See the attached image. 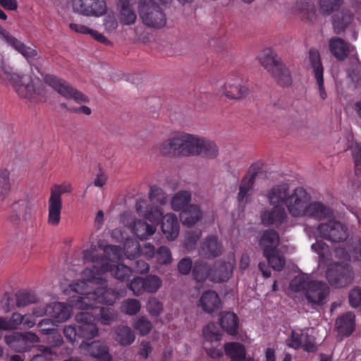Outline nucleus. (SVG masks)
<instances>
[{
	"label": "nucleus",
	"mask_w": 361,
	"mask_h": 361,
	"mask_svg": "<svg viewBox=\"0 0 361 361\" xmlns=\"http://www.w3.org/2000/svg\"><path fill=\"white\" fill-rule=\"evenodd\" d=\"M99 247L103 250L104 256L98 255V249L94 245L83 251L84 262H92V267L82 271L81 280L69 285L71 290L78 294L69 300L71 306L76 309L96 310L99 303L113 305L120 298L121 293L108 288L104 274L109 271L116 279L123 281L133 273L128 266L114 264L122 257L120 247L112 245L103 246L99 243Z\"/></svg>",
	"instance_id": "obj_1"
},
{
	"label": "nucleus",
	"mask_w": 361,
	"mask_h": 361,
	"mask_svg": "<svg viewBox=\"0 0 361 361\" xmlns=\"http://www.w3.org/2000/svg\"><path fill=\"white\" fill-rule=\"evenodd\" d=\"M303 217L317 221L326 220L319 224L316 228L317 235L332 243H341L348 237L347 228L336 220L334 211L326 204L318 202H308Z\"/></svg>",
	"instance_id": "obj_2"
},
{
	"label": "nucleus",
	"mask_w": 361,
	"mask_h": 361,
	"mask_svg": "<svg viewBox=\"0 0 361 361\" xmlns=\"http://www.w3.org/2000/svg\"><path fill=\"white\" fill-rule=\"evenodd\" d=\"M8 80L18 95L33 102H44L46 90L39 82H35L28 75L13 73L11 67L6 64L0 54V82Z\"/></svg>",
	"instance_id": "obj_3"
},
{
	"label": "nucleus",
	"mask_w": 361,
	"mask_h": 361,
	"mask_svg": "<svg viewBox=\"0 0 361 361\" xmlns=\"http://www.w3.org/2000/svg\"><path fill=\"white\" fill-rule=\"evenodd\" d=\"M200 137L185 132H178L162 142L159 152L166 157H183L197 156Z\"/></svg>",
	"instance_id": "obj_4"
},
{
	"label": "nucleus",
	"mask_w": 361,
	"mask_h": 361,
	"mask_svg": "<svg viewBox=\"0 0 361 361\" xmlns=\"http://www.w3.org/2000/svg\"><path fill=\"white\" fill-rule=\"evenodd\" d=\"M137 213L152 223L158 224L162 218L161 230L169 240H175L179 234V222L176 214L172 213L163 216L164 211L159 207L150 206L146 200L140 199L136 202Z\"/></svg>",
	"instance_id": "obj_5"
},
{
	"label": "nucleus",
	"mask_w": 361,
	"mask_h": 361,
	"mask_svg": "<svg viewBox=\"0 0 361 361\" xmlns=\"http://www.w3.org/2000/svg\"><path fill=\"white\" fill-rule=\"evenodd\" d=\"M167 0H141L139 13L142 22L149 27L161 28L166 24V16L161 6Z\"/></svg>",
	"instance_id": "obj_6"
},
{
	"label": "nucleus",
	"mask_w": 361,
	"mask_h": 361,
	"mask_svg": "<svg viewBox=\"0 0 361 361\" xmlns=\"http://www.w3.org/2000/svg\"><path fill=\"white\" fill-rule=\"evenodd\" d=\"M75 319L78 323V337L84 338L80 344V348L90 353V348L94 346L93 343H100L89 342L99 335V329L95 324L96 317L90 312H82L75 315Z\"/></svg>",
	"instance_id": "obj_7"
},
{
	"label": "nucleus",
	"mask_w": 361,
	"mask_h": 361,
	"mask_svg": "<svg viewBox=\"0 0 361 361\" xmlns=\"http://www.w3.org/2000/svg\"><path fill=\"white\" fill-rule=\"evenodd\" d=\"M326 277L333 288H341L353 282L354 273L352 267L348 263L336 262L331 264L328 267Z\"/></svg>",
	"instance_id": "obj_8"
},
{
	"label": "nucleus",
	"mask_w": 361,
	"mask_h": 361,
	"mask_svg": "<svg viewBox=\"0 0 361 361\" xmlns=\"http://www.w3.org/2000/svg\"><path fill=\"white\" fill-rule=\"evenodd\" d=\"M44 80L47 85L53 88L65 99H73L78 104L89 102V99L85 94L63 79L48 75L44 77Z\"/></svg>",
	"instance_id": "obj_9"
},
{
	"label": "nucleus",
	"mask_w": 361,
	"mask_h": 361,
	"mask_svg": "<svg viewBox=\"0 0 361 361\" xmlns=\"http://www.w3.org/2000/svg\"><path fill=\"white\" fill-rule=\"evenodd\" d=\"M310 198V195L302 187L291 190L286 204L290 215L295 218L303 217Z\"/></svg>",
	"instance_id": "obj_10"
},
{
	"label": "nucleus",
	"mask_w": 361,
	"mask_h": 361,
	"mask_svg": "<svg viewBox=\"0 0 361 361\" xmlns=\"http://www.w3.org/2000/svg\"><path fill=\"white\" fill-rule=\"evenodd\" d=\"M130 219L131 216L128 214H124L121 216L123 224L140 240H148L157 231L155 226L149 225L143 220L133 219L130 221Z\"/></svg>",
	"instance_id": "obj_11"
},
{
	"label": "nucleus",
	"mask_w": 361,
	"mask_h": 361,
	"mask_svg": "<svg viewBox=\"0 0 361 361\" xmlns=\"http://www.w3.org/2000/svg\"><path fill=\"white\" fill-rule=\"evenodd\" d=\"M223 94L228 99H240L249 94V89L242 78L236 73L229 75L222 89Z\"/></svg>",
	"instance_id": "obj_12"
},
{
	"label": "nucleus",
	"mask_w": 361,
	"mask_h": 361,
	"mask_svg": "<svg viewBox=\"0 0 361 361\" xmlns=\"http://www.w3.org/2000/svg\"><path fill=\"white\" fill-rule=\"evenodd\" d=\"M330 289L328 285L322 281L312 280L305 291V298L312 305H322L326 302Z\"/></svg>",
	"instance_id": "obj_13"
},
{
	"label": "nucleus",
	"mask_w": 361,
	"mask_h": 361,
	"mask_svg": "<svg viewBox=\"0 0 361 361\" xmlns=\"http://www.w3.org/2000/svg\"><path fill=\"white\" fill-rule=\"evenodd\" d=\"M287 345L294 349L302 348L307 352H314L317 345L314 338L307 334L305 330H293L286 340Z\"/></svg>",
	"instance_id": "obj_14"
},
{
	"label": "nucleus",
	"mask_w": 361,
	"mask_h": 361,
	"mask_svg": "<svg viewBox=\"0 0 361 361\" xmlns=\"http://www.w3.org/2000/svg\"><path fill=\"white\" fill-rule=\"evenodd\" d=\"M73 7L75 12L85 16H101L106 12L104 0H73Z\"/></svg>",
	"instance_id": "obj_15"
},
{
	"label": "nucleus",
	"mask_w": 361,
	"mask_h": 361,
	"mask_svg": "<svg viewBox=\"0 0 361 361\" xmlns=\"http://www.w3.org/2000/svg\"><path fill=\"white\" fill-rule=\"evenodd\" d=\"M124 253L128 259H135L143 255L147 259H152L155 256L156 251L154 245L145 243L141 247L140 243L132 238L127 239L124 243Z\"/></svg>",
	"instance_id": "obj_16"
},
{
	"label": "nucleus",
	"mask_w": 361,
	"mask_h": 361,
	"mask_svg": "<svg viewBox=\"0 0 361 361\" xmlns=\"http://www.w3.org/2000/svg\"><path fill=\"white\" fill-rule=\"evenodd\" d=\"M235 266V259L233 255L229 257L227 262H216L214 268L209 270L210 281L216 283L227 281L232 276Z\"/></svg>",
	"instance_id": "obj_17"
},
{
	"label": "nucleus",
	"mask_w": 361,
	"mask_h": 361,
	"mask_svg": "<svg viewBox=\"0 0 361 361\" xmlns=\"http://www.w3.org/2000/svg\"><path fill=\"white\" fill-rule=\"evenodd\" d=\"M291 190L288 183H280L273 185L267 192L266 197L271 205H286Z\"/></svg>",
	"instance_id": "obj_18"
},
{
	"label": "nucleus",
	"mask_w": 361,
	"mask_h": 361,
	"mask_svg": "<svg viewBox=\"0 0 361 361\" xmlns=\"http://www.w3.org/2000/svg\"><path fill=\"white\" fill-rule=\"evenodd\" d=\"M309 60L317 80L320 98L323 100L326 99L327 94L324 85V68L321 62L319 52L317 49H310L309 51Z\"/></svg>",
	"instance_id": "obj_19"
},
{
	"label": "nucleus",
	"mask_w": 361,
	"mask_h": 361,
	"mask_svg": "<svg viewBox=\"0 0 361 361\" xmlns=\"http://www.w3.org/2000/svg\"><path fill=\"white\" fill-rule=\"evenodd\" d=\"M288 215L283 206H274L272 209H266L261 214L262 224L265 226L278 228L286 221Z\"/></svg>",
	"instance_id": "obj_20"
},
{
	"label": "nucleus",
	"mask_w": 361,
	"mask_h": 361,
	"mask_svg": "<svg viewBox=\"0 0 361 361\" xmlns=\"http://www.w3.org/2000/svg\"><path fill=\"white\" fill-rule=\"evenodd\" d=\"M259 171L258 166L253 164L250 166L248 173L243 178L238 194L239 202H247Z\"/></svg>",
	"instance_id": "obj_21"
},
{
	"label": "nucleus",
	"mask_w": 361,
	"mask_h": 361,
	"mask_svg": "<svg viewBox=\"0 0 361 361\" xmlns=\"http://www.w3.org/2000/svg\"><path fill=\"white\" fill-rule=\"evenodd\" d=\"M0 37L8 45L21 54L27 60L35 58L37 54L35 49L26 46L23 42L11 36L1 25H0Z\"/></svg>",
	"instance_id": "obj_22"
},
{
	"label": "nucleus",
	"mask_w": 361,
	"mask_h": 361,
	"mask_svg": "<svg viewBox=\"0 0 361 361\" xmlns=\"http://www.w3.org/2000/svg\"><path fill=\"white\" fill-rule=\"evenodd\" d=\"M329 47L331 54L338 61H343L355 50L354 46L338 37L329 39Z\"/></svg>",
	"instance_id": "obj_23"
},
{
	"label": "nucleus",
	"mask_w": 361,
	"mask_h": 361,
	"mask_svg": "<svg viewBox=\"0 0 361 361\" xmlns=\"http://www.w3.org/2000/svg\"><path fill=\"white\" fill-rule=\"evenodd\" d=\"M280 238L279 233L272 229H267L263 232L259 240V245L263 254L278 250Z\"/></svg>",
	"instance_id": "obj_24"
},
{
	"label": "nucleus",
	"mask_w": 361,
	"mask_h": 361,
	"mask_svg": "<svg viewBox=\"0 0 361 361\" xmlns=\"http://www.w3.org/2000/svg\"><path fill=\"white\" fill-rule=\"evenodd\" d=\"M47 316L53 318L56 322H63L71 315L69 306L63 302H55L47 305Z\"/></svg>",
	"instance_id": "obj_25"
},
{
	"label": "nucleus",
	"mask_w": 361,
	"mask_h": 361,
	"mask_svg": "<svg viewBox=\"0 0 361 361\" xmlns=\"http://www.w3.org/2000/svg\"><path fill=\"white\" fill-rule=\"evenodd\" d=\"M355 316L352 312H348L339 316L336 320V327L340 334L349 336L355 328Z\"/></svg>",
	"instance_id": "obj_26"
},
{
	"label": "nucleus",
	"mask_w": 361,
	"mask_h": 361,
	"mask_svg": "<svg viewBox=\"0 0 361 361\" xmlns=\"http://www.w3.org/2000/svg\"><path fill=\"white\" fill-rule=\"evenodd\" d=\"M202 212L198 205L190 204L180 213V219L183 225L192 226L202 219Z\"/></svg>",
	"instance_id": "obj_27"
},
{
	"label": "nucleus",
	"mask_w": 361,
	"mask_h": 361,
	"mask_svg": "<svg viewBox=\"0 0 361 361\" xmlns=\"http://www.w3.org/2000/svg\"><path fill=\"white\" fill-rule=\"evenodd\" d=\"M222 247L216 237L211 235L202 245L200 253L206 258L216 257L221 253Z\"/></svg>",
	"instance_id": "obj_28"
},
{
	"label": "nucleus",
	"mask_w": 361,
	"mask_h": 361,
	"mask_svg": "<svg viewBox=\"0 0 361 361\" xmlns=\"http://www.w3.org/2000/svg\"><path fill=\"white\" fill-rule=\"evenodd\" d=\"M118 6L119 8L118 18L121 23L126 25L135 23L137 16L129 0H119Z\"/></svg>",
	"instance_id": "obj_29"
},
{
	"label": "nucleus",
	"mask_w": 361,
	"mask_h": 361,
	"mask_svg": "<svg viewBox=\"0 0 361 361\" xmlns=\"http://www.w3.org/2000/svg\"><path fill=\"white\" fill-rule=\"evenodd\" d=\"M260 64L269 73H272L281 63V59L271 49H264L259 56Z\"/></svg>",
	"instance_id": "obj_30"
},
{
	"label": "nucleus",
	"mask_w": 361,
	"mask_h": 361,
	"mask_svg": "<svg viewBox=\"0 0 361 361\" xmlns=\"http://www.w3.org/2000/svg\"><path fill=\"white\" fill-rule=\"evenodd\" d=\"M200 305L204 311L212 312L219 308L220 299L216 292L208 290L201 296Z\"/></svg>",
	"instance_id": "obj_31"
},
{
	"label": "nucleus",
	"mask_w": 361,
	"mask_h": 361,
	"mask_svg": "<svg viewBox=\"0 0 361 361\" xmlns=\"http://www.w3.org/2000/svg\"><path fill=\"white\" fill-rule=\"evenodd\" d=\"M5 342L7 345H13L15 341L26 342L27 345L37 343L40 341L39 336L33 332L20 333L16 332L9 335H6L4 337Z\"/></svg>",
	"instance_id": "obj_32"
},
{
	"label": "nucleus",
	"mask_w": 361,
	"mask_h": 361,
	"mask_svg": "<svg viewBox=\"0 0 361 361\" xmlns=\"http://www.w3.org/2000/svg\"><path fill=\"white\" fill-rule=\"evenodd\" d=\"M352 244V245L348 246L347 250L345 249H336V255L340 259H343L345 261H349L351 258L358 259L361 256V241L356 238L353 240Z\"/></svg>",
	"instance_id": "obj_33"
},
{
	"label": "nucleus",
	"mask_w": 361,
	"mask_h": 361,
	"mask_svg": "<svg viewBox=\"0 0 361 361\" xmlns=\"http://www.w3.org/2000/svg\"><path fill=\"white\" fill-rule=\"evenodd\" d=\"M191 193L187 190H180L175 193L171 199V208L176 212H182L190 204Z\"/></svg>",
	"instance_id": "obj_34"
},
{
	"label": "nucleus",
	"mask_w": 361,
	"mask_h": 361,
	"mask_svg": "<svg viewBox=\"0 0 361 361\" xmlns=\"http://www.w3.org/2000/svg\"><path fill=\"white\" fill-rule=\"evenodd\" d=\"M220 325L228 334L235 335L238 328V318L233 312H224L221 316Z\"/></svg>",
	"instance_id": "obj_35"
},
{
	"label": "nucleus",
	"mask_w": 361,
	"mask_h": 361,
	"mask_svg": "<svg viewBox=\"0 0 361 361\" xmlns=\"http://www.w3.org/2000/svg\"><path fill=\"white\" fill-rule=\"evenodd\" d=\"M62 207V202H59L51 199L48 200L47 224L49 225L57 226L60 224Z\"/></svg>",
	"instance_id": "obj_36"
},
{
	"label": "nucleus",
	"mask_w": 361,
	"mask_h": 361,
	"mask_svg": "<svg viewBox=\"0 0 361 361\" xmlns=\"http://www.w3.org/2000/svg\"><path fill=\"white\" fill-rule=\"evenodd\" d=\"M218 148L214 142L200 137L197 156L201 155L206 158H215L218 155Z\"/></svg>",
	"instance_id": "obj_37"
},
{
	"label": "nucleus",
	"mask_w": 361,
	"mask_h": 361,
	"mask_svg": "<svg viewBox=\"0 0 361 361\" xmlns=\"http://www.w3.org/2000/svg\"><path fill=\"white\" fill-rule=\"evenodd\" d=\"M115 340L122 345H129L134 342L135 336L131 329L120 326L115 329Z\"/></svg>",
	"instance_id": "obj_38"
},
{
	"label": "nucleus",
	"mask_w": 361,
	"mask_h": 361,
	"mask_svg": "<svg viewBox=\"0 0 361 361\" xmlns=\"http://www.w3.org/2000/svg\"><path fill=\"white\" fill-rule=\"evenodd\" d=\"M224 350L226 355L230 357L231 361H240L241 358L245 357V348L239 343H227L224 345Z\"/></svg>",
	"instance_id": "obj_39"
},
{
	"label": "nucleus",
	"mask_w": 361,
	"mask_h": 361,
	"mask_svg": "<svg viewBox=\"0 0 361 361\" xmlns=\"http://www.w3.org/2000/svg\"><path fill=\"white\" fill-rule=\"evenodd\" d=\"M311 281L312 280L307 274H299L290 281L289 287L290 290L293 292H302L305 295V291Z\"/></svg>",
	"instance_id": "obj_40"
},
{
	"label": "nucleus",
	"mask_w": 361,
	"mask_h": 361,
	"mask_svg": "<svg viewBox=\"0 0 361 361\" xmlns=\"http://www.w3.org/2000/svg\"><path fill=\"white\" fill-rule=\"evenodd\" d=\"M90 349L89 355L98 361H111L112 357L109 353L108 347L102 343H94Z\"/></svg>",
	"instance_id": "obj_41"
},
{
	"label": "nucleus",
	"mask_w": 361,
	"mask_h": 361,
	"mask_svg": "<svg viewBox=\"0 0 361 361\" xmlns=\"http://www.w3.org/2000/svg\"><path fill=\"white\" fill-rule=\"evenodd\" d=\"M269 266L274 270L281 271L285 266L286 259L283 254L279 250L270 252L268 254H264Z\"/></svg>",
	"instance_id": "obj_42"
},
{
	"label": "nucleus",
	"mask_w": 361,
	"mask_h": 361,
	"mask_svg": "<svg viewBox=\"0 0 361 361\" xmlns=\"http://www.w3.org/2000/svg\"><path fill=\"white\" fill-rule=\"evenodd\" d=\"M73 186L69 182H63L61 184L54 185L50 190L49 199L62 202L61 195L64 193H71L73 191Z\"/></svg>",
	"instance_id": "obj_43"
},
{
	"label": "nucleus",
	"mask_w": 361,
	"mask_h": 361,
	"mask_svg": "<svg viewBox=\"0 0 361 361\" xmlns=\"http://www.w3.org/2000/svg\"><path fill=\"white\" fill-rule=\"evenodd\" d=\"M271 74L281 86H288L292 82L289 71L282 63L276 68Z\"/></svg>",
	"instance_id": "obj_44"
},
{
	"label": "nucleus",
	"mask_w": 361,
	"mask_h": 361,
	"mask_svg": "<svg viewBox=\"0 0 361 361\" xmlns=\"http://www.w3.org/2000/svg\"><path fill=\"white\" fill-rule=\"evenodd\" d=\"M149 200L152 204H159V205L157 207L161 208V206L167 203L168 196L163 189L156 185H152L150 187Z\"/></svg>",
	"instance_id": "obj_45"
},
{
	"label": "nucleus",
	"mask_w": 361,
	"mask_h": 361,
	"mask_svg": "<svg viewBox=\"0 0 361 361\" xmlns=\"http://www.w3.org/2000/svg\"><path fill=\"white\" fill-rule=\"evenodd\" d=\"M342 4L343 0H319V11L323 16H329L337 11Z\"/></svg>",
	"instance_id": "obj_46"
},
{
	"label": "nucleus",
	"mask_w": 361,
	"mask_h": 361,
	"mask_svg": "<svg viewBox=\"0 0 361 361\" xmlns=\"http://www.w3.org/2000/svg\"><path fill=\"white\" fill-rule=\"evenodd\" d=\"M11 189L10 171L7 169H0V199H4Z\"/></svg>",
	"instance_id": "obj_47"
},
{
	"label": "nucleus",
	"mask_w": 361,
	"mask_h": 361,
	"mask_svg": "<svg viewBox=\"0 0 361 361\" xmlns=\"http://www.w3.org/2000/svg\"><path fill=\"white\" fill-rule=\"evenodd\" d=\"M99 314L94 315L96 321H99L102 324L109 325L117 317L116 312L110 307H101L99 310Z\"/></svg>",
	"instance_id": "obj_48"
},
{
	"label": "nucleus",
	"mask_w": 361,
	"mask_h": 361,
	"mask_svg": "<svg viewBox=\"0 0 361 361\" xmlns=\"http://www.w3.org/2000/svg\"><path fill=\"white\" fill-rule=\"evenodd\" d=\"M209 270L205 263L196 262L192 269L193 277L197 281H204L209 277Z\"/></svg>",
	"instance_id": "obj_49"
},
{
	"label": "nucleus",
	"mask_w": 361,
	"mask_h": 361,
	"mask_svg": "<svg viewBox=\"0 0 361 361\" xmlns=\"http://www.w3.org/2000/svg\"><path fill=\"white\" fill-rule=\"evenodd\" d=\"M353 16L350 14L345 13L342 16H334L333 18V27L336 33H340L346 28L351 23Z\"/></svg>",
	"instance_id": "obj_50"
},
{
	"label": "nucleus",
	"mask_w": 361,
	"mask_h": 361,
	"mask_svg": "<svg viewBox=\"0 0 361 361\" xmlns=\"http://www.w3.org/2000/svg\"><path fill=\"white\" fill-rule=\"evenodd\" d=\"M203 336L207 341H219L221 335L219 333V329L216 324L209 323L203 329Z\"/></svg>",
	"instance_id": "obj_51"
},
{
	"label": "nucleus",
	"mask_w": 361,
	"mask_h": 361,
	"mask_svg": "<svg viewBox=\"0 0 361 361\" xmlns=\"http://www.w3.org/2000/svg\"><path fill=\"white\" fill-rule=\"evenodd\" d=\"M141 308V304L137 299L130 298L124 300L122 302L121 310V312L126 314L135 315Z\"/></svg>",
	"instance_id": "obj_52"
},
{
	"label": "nucleus",
	"mask_w": 361,
	"mask_h": 361,
	"mask_svg": "<svg viewBox=\"0 0 361 361\" xmlns=\"http://www.w3.org/2000/svg\"><path fill=\"white\" fill-rule=\"evenodd\" d=\"M145 279V290L147 293H154L157 292L161 286V279L155 275H148L144 277Z\"/></svg>",
	"instance_id": "obj_53"
},
{
	"label": "nucleus",
	"mask_w": 361,
	"mask_h": 361,
	"mask_svg": "<svg viewBox=\"0 0 361 361\" xmlns=\"http://www.w3.org/2000/svg\"><path fill=\"white\" fill-rule=\"evenodd\" d=\"M311 247L314 252L317 253L322 262L328 259L331 255L329 247L322 240L316 241L312 245Z\"/></svg>",
	"instance_id": "obj_54"
},
{
	"label": "nucleus",
	"mask_w": 361,
	"mask_h": 361,
	"mask_svg": "<svg viewBox=\"0 0 361 361\" xmlns=\"http://www.w3.org/2000/svg\"><path fill=\"white\" fill-rule=\"evenodd\" d=\"M133 327L135 330L138 331L142 336H145L152 330V324L145 317H140L136 319Z\"/></svg>",
	"instance_id": "obj_55"
},
{
	"label": "nucleus",
	"mask_w": 361,
	"mask_h": 361,
	"mask_svg": "<svg viewBox=\"0 0 361 361\" xmlns=\"http://www.w3.org/2000/svg\"><path fill=\"white\" fill-rule=\"evenodd\" d=\"M155 256L157 262L161 264H170L172 260L171 252L169 248L166 246H161L159 247L156 251Z\"/></svg>",
	"instance_id": "obj_56"
},
{
	"label": "nucleus",
	"mask_w": 361,
	"mask_h": 361,
	"mask_svg": "<svg viewBox=\"0 0 361 361\" xmlns=\"http://www.w3.org/2000/svg\"><path fill=\"white\" fill-rule=\"evenodd\" d=\"M350 149L355 162V171L357 173L361 171V144L354 142L350 145Z\"/></svg>",
	"instance_id": "obj_57"
},
{
	"label": "nucleus",
	"mask_w": 361,
	"mask_h": 361,
	"mask_svg": "<svg viewBox=\"0 0 361 361\" xmlns=\"http://www.w3.org/2000/svg\"><path fill=\"white\" fill-rule=\"evenodd\" d=\"M128 288L135 295H140L145 292L144 277L137 276L129 283Z\"/></svg>",
	"instance_id": "obj_58"
},
{
	"label": "nucleus",
	"mask_w": 361,
	"mask_h": 361,
	"mask_svg": "<svg viewBox=\"0 0 361 361\" xmlns=\"http://www.w3.org/2000/svg\"><path fill=\"white\" fill-rule=\"evenodd\" d=\"M201 235V231L197 230L192 232H188L184 240V247L185 249H187L188 251L194 249Z\"/></svg>",
	"instance_id": "obj_59"
},
{
	"label": "nucleus",
	"mask_w": 361,
	"mask_h": 361,
	"mask_svg": "<svg viewBox=\"0 0 361 361\" xmlns=\"http://www.w3.org/2000/svg\"><path fill=\"white\" fill-rule=\"evenodd\" d=\"M147 310L152 316L157 317L163 310V305L155 298H150L147 302Z\"/></svg>",
	"instance_id": "obj_60"
},
{
	"label": "nucleus",
	"mask_w": 361,
	"mask_h": 361,
	"mask_svg": "<svg viewBox=\"0 0 361 361\" xmlns=\"http://www.w3.org/2000/svg\"><path fill=\"white\" fill-rule=\"evenodd\" d=\"M37 349L42 354L34 355L31 361H51L52 350L51 348L40 345L37 346Z\"/></svg>",
	"instance_id": "obj_61"
},
{
	"label": "nucleus",
	"mask_w": 361,
	"mask_h": 361,
	"mask_svg": "<svg viewBox=\"0 0 361 361\" xmlns=\"http://www.w3.org/2000/svg\"><path fill=\"white\" fill-rule=\"evenodd\" d=\"M349 303L352 307H357L361 304V289L355 287L349 293Z\"/></svg>",
	"instance_id": "obj_62"
},
{
	"label": "nucleus",
	"mask_w": 361,
	"mask_h": 361,
	"mask_svg": "<svg viewBox=\"0 0 361 361\" xmlns=\"http://www.w3.org/2000/svg\"><path fill=\"white\" fill-rule=\"evenodd\" d=\"M34 302V298L28 293L22 292L16 294V306L25 307Z\"/></svg>",
	"instance_id": "obj_63"
},
{
	"label": "nucleus",
	"mask_w": 361,
	"mask_h": 361,
	"mask_svg": "<svg viewBox=\"0 0 361 361\" xmlns=\"http://www.w3.org/2000/svg\"><path fill=\"white\" fill-rule=\"evenodd\" d=\"M63 334L66 339L71 343H74L78 336V326L68 325L63 328Z\"/></svg>",
	"instance_id": "obj_64"
}]
</instances>
